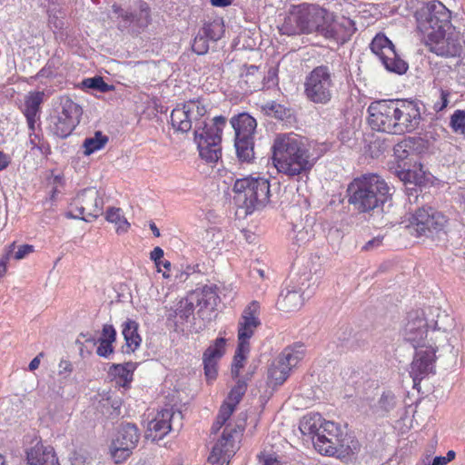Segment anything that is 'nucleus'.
Here are the masks:
<instances>
[{"label": "nucleus", "mask_w": 465, "mask_h": 465, "mask_svg": "<svg viewBox=\"0 0 465 465\" xmlns=\"http://www.w3.org/2000/svg\"><path fill=\"white\" fill-rule=\"evenodd\" d=\"M418 29L429 50L445 57L460 56L465 48V30L450 23V12L440 2L429 3L418 13Z\"/></svg>", "instance_id": "1"}, {"label": "nucleus", "mask_w": 465, "mask_h": 465, "mask_svg": "<svg viewBox=\"0 0 465 465\" xmlns=\"http://www.w3.org/2000/svg\"><path fill=\"white\" fill-rule=\"evenodd\" d=\"M272 149L275 168L280 173L290 178H308L316 163V158L313 157L307 144L296 134L278 135Z\"/></svg>", "instance_id": "2"}, {"label": "nucleus", "mask_w": 465, "mask_h": 465, "mask_svg": "<svg viewBox=\"0 0 465 465\" xmlns=\"http://www.w3.org/2000/svg\"><path fill=\"white\" fill-rule=\"evenodd\" d=\"M390 187L376 173H366L348 185V203L359 213H369L381 206L390 197Z\"/></svg>", "instance_id": "3"}, {"label": "nucleus", "mask_w": 465, "mask_h": 465, "mask_svg": "<svg viewBox=\"0 0 465 465\" xmlns=\"http://www.w3.org/2000/svg\"><path fill=\"white\" fill-rule=\"evenodd\" d=\"M328 19L327 9L316 5L302 4L290 10L280 31L287 35L316 33L322 36L323 23Z\"/></svg>", "instance_id": "4"}, {"label": "nucleus", "mask_w": 465, "mask_h": 465, "mask_svg": "<svg viewBox=\"0 0 465 465\" xmlns=\"http://www.w3.org/2000/svg\"><path fill=\"white\" fill-rule=\"evenodd\" d=\"M235 407L227 402L221 406L216 420L212 426V432L217 433L223 426L224 430L218 442L213 447L208 460L212 463L222 462L228 463L230 459L239 449L237 440L239 439L242 428L227 422L234 411Z\"/></svg>", "instance_id": "5"}, {"label": "nucleus", "mask_w": 465, "mask_h": 465, "mask_svg": "<svg viewBox=\"0 0 465 465\" xmlns=\"http://www.w3.org/2000/svg\"><path fill=\"white\" fill-rule=\"evenodd\" d=\"M435 327L429 330L430 324L424 310L419 309L408 313L406 322L401 331L403 340L414 349L432 344L443 343L447 341L444 331Z\"/></svg>", "instance_id": "6"}, {"label": "nucleus", "mask_w": 465, "mask_h": 465, "mask_svg": "<svg viewBox=\"0 0 465 465\" xmlns=\"http://www.w3.org/2000/svg\"><path fill=\"white\" fill-rule=\"evenodd\" d=\"M304 95L315 104H328L337 92V80L333 70L328 65L313 68L304 80Z\"/></svg>", "instance_id": "7"}, {"label": "nucleus", "mask_w": 465, "mask_h": 465, "mask_svg": "<svg viewBox=\"0 0 465 465\" xmlns=\"http://www.w3.org/2000/svg\"><path fill=\"white\" fill-rule=\"evenodd\" d=\"M235 201L252 213L255 209L266 205L270 199L269 180L260 176H248L237 179L233 185Z\"/></svg>", "instance_id": "8"}, {"label": "nucleus", "mask_w": 465, "mask_h": 465, "mask_svg": "<svg viewBox=\"0 0 465 465\" xmlns=\"http://www.w3.org/2000/svg\"><path fill=\"white\" fill-rule=\"evenodd\" d=\"M225 123L224 117L216 116L209 124L197 126L194 130L199 154L207 163H216L222 155L221 141Z\"/></svg>", "instance_id": "9"}, {"label": "nucleus", "mask_w": 465, "mask_h": 465, "mask_svg": "<svg viewBox=\"0 0 465 465\" xmlns=\"http://www.w3.org/2000/svg\"><path fill=\"white\" fill-rule=\"evenodd\" d=\"M399 99L371 102L368 107L371 129L399 134Z\"/></svg>", "instance_id": "10"}, {"label": "nucleus", "mask_w": 465, "mask_h": 465, "mask_svg": "<svg viewBox=\"0 0 465 465\" xmlns=\"http://www.w3.org/2000/svg\"><path fill=\"white\" fill-rule=\"evenodd\" d=\"M447 224L444 214L431 207L418 209L410 219L408 228L417 237L434 238L441 232Z\"/></svg>", "instance_id": "11"}, {"label": "nucleus", "mask_w": 465, "mask_h": 465, "mask_svg": "<svg viewBox=\"0 0 465 465\" xmlns=\"http://www.w3.org/2000/svg\"><path fill=\"white\" fill-rule=\"evenodd\" d=\"M206 112V104L203 100L200 98L189 100L177 105L172 111L171 124L175 130L186 133L192 129L193 122L195 127L203 126L204 124H207L205 121H202Z\"/></svg>", "instance_id": "12"}, {"label": "nucleus", "mask_w": 465, "mask_h": 465, "mask_svg": "<svg viewBox=\"0 0 465 465\" xmlns=\"http://www.w3.org/2000/svg\"><path fill=\"white\" fill-rule=\"evenodd\" d=\"M302 357V346L285 348L268 370V385L272 387L282 385L289 377L291 370L299 363Z\"/></svg>", "instance_id": "13"}, {"label": "nucleus", "mask_w": 465, "mask_h": 465, "mask_svg": "<svg viewBox=\"0 0 465 465\" xmlns=\"http://www.w3.org/2000/svg\"><path fill=\"white\" fill-rule=\"evenodd\" d=\"M183 415L173 408L158 411L146 427L144 437L152 441L162 440L171 430H179L183 426Z\"/></svg>", "instance_id": "14"}, {"label": "nucleus", "mask_w": 465, "mask_h": 465, "mask_svg": "<svg viewBox=\"0 0 465 465\" xmlns=\"http://www.w3.org/2000/svg\"><path fill=\"white\" fill-rule=\"evenodd\" d=\"M81 114L77 104L69 98L62 99L57 114L52 118L50 130L58 137H67L78 124Z\"/></svg>", "instance_id": "15"}, {"label": "nucleus", "mask_w": 465, "mask_h": 465, "mask_svg": "<svg viewBox=\"0 0 465 465\" xmlns=\"http://www.w3.org/2000/svg\"><path fill=\"white\" fill-rule=\"evenodd\" d=\"M370 48L388 71L399 74L407 71V63L399 56L393 44L384 35L378 34L372 39Z\"/></svg>", "instance_id": "16"}, {"label": "nucleus", "mask_w": 465, "mask_h": 465, "mask_svg": "<svg viewBox=\"0 0 465 465\" xmlns=\"http://www.w3.org/2000/svg\"><path fill=\"white\" fill-rule=\"evenodd\" d=\"M139 439L140 433L134 424H122L111 446L112 456L115 462L119 463L126 460L137 446Z\"/></svg>", "instance_id": "17"}, {"label": "nucleus", "mask_w": 465, "mask_h": 465, "mask_svg": "<svg viewBox=\"0 0 465 465\" xmlns=\"http://www.w3.org/2000/svg\"><path fill=\"white\" fill-rule=\"evenodd\" d=\"M442 343L432 344V341L427 346L415 350V354L411 364L410 374L413 381H420L430 373L434 372L436 362V352Z\"/></svg>", "instance_id": "18"}, {"label": "nucleus", "mask_w": 465, "mask_h": 465, "mask_svg": "<svg viewBox=\"0 0 465 465\" xmlns=\"http://www.w3.org/2000/svg\"><path fill=\"white\" fill-rule=\"evenodd\" d=\"M328 16V22H324L322 28V36L341 44L349 41L356 31L355 23L348 17L336 16L330 11Z\"/></svg>", "instance_id": "19"}, {"label": "nucleus", "mask_w": 465, "mask_h": 465, "mask_svg": "<svg viewBox=\"0 0 465 465\" xmlns=\"http://www.w3.org/2000/svg\"><path fill=\"white\" fill-rule=\"evenodd\" d=\"M102 205L103 201L99 198L98 192L89 188L77 196L70 213L74 218L88 222L89 218H96L99 215Z\"/></svg>", "instance_id": "20"}, {"label": "nucleus", "mask_w": 465, "mask_h": 465, "mask_svg": "<svg viewBox=\"0 0 465 465\" xmlns=\"http://www.w3.org/2000/svg\"><path fill=\"white\" fill-rule=\"evenodd\" d=\"M260 304L251 302L243 311L238 326V344L243 349L249 346V339L253 335L256 328L261 324L258 318Z\"/></svg>", "instance_id": "21"}, {"label": "nucleus", "mask_w": 465, "mask_h": 465, "mask_svg": "<svg viewBox=\"0 0 465 465\" xmlns=\"http://www.w3.org/2000/svg\"><path fill=\"white\" fill-rule=\"evenodd\" d=\"M399 134L411 133L418 128L421 116L418 104L399 99Z\"/></svg>", "instance_id": "22"}, {"label": "nucleus", "mask_w": 465, "mask_h": 465, "mask_svg": "<svg viewBox=\"0 0 465 465\" xmlns=\"http://www.w3.org/2000/svg\"><path fill=\"white\" fill-rule=\"evenodd\" d=\"M113 12L122 18L124 25H134L137 28H143L148 25L150 22V10L146 4H141L137 12H132L123 9L121 6L114 5Z\"/></svg>", "instance_id": "23"}, {"label": "nucleus", "mask_w": 465, "mask_h": 465, "mask_svg": "<svg viewBox=\"0 0 465 465\" xmlns=\"http://www.w3.org/2000/svg\"><path fill=\"white\" fill-rule=\"evenodd\" d=\"M360 444L357 440L351 436H342L338 439V444L328 445V449L323 450V454L327 456H335L338 459L347 461L358 452Z\"/></svg>", "instance_id": "24"}, {"label": "nucleus", "mask_w": 465, "mask_h": 465, "mask_svg": "<svg viewBox=\"0 0 465 465\" xmlns=\"http://www.w3.org/2000/svg\"><path fill=\"white\" fill-rule=\"evenodd\" d=\"M303 303V294L300 290L286 288L281 292L276 306L280 311L292 312L301 309Z\"/></svg>", "instance_id": "25"}, {"label": "nucleus", "mask_w": 465, "mask_h": 465, "mask_svg": "<svg viewBox=\"0 0 465 465\" xmlns=\"http://www.w3.org/2000/svg\"><path fill=\"white\" fill-rule=\"evenodd\" d=\"M341 435V432L337 424L327 420L321 432L318 433V438L314 440V448L321 454H323V450L328 449V445L338 444V439Z\"/></svg>", "instance_id": "26"}, {"label": "nucleus", "mask_w": 465, "mask_h": 465, "mask_svg": "<svg viewBox=\"0 0 465 465\" xmlns=\"http://www.w3.org/2000/svg\"><path fill=\"white\" fill-rule=\"evenodd\" d=\"M28 465H59L52 447L36 444L27 452Z\"/></svg>", "instance_id": "27"}, {"label": "nucleus", "mask_w": 465, "mask_h": 465, "mask_svg": "<svg viewBox=\"0 0 465 465\" xmlns=\"http://www.w3.org/2000/svg\"><path fill=\"white\" fill-rule=\"evenodd\" d=\"M235 138H252L257 126L256 120L248 114H240L231 120Z\"/></svg>", "instance_id": "28"}, {"label": "nucleus", "mask_w": 465, "mask_h": 465, "mask_svg": "<svg viewBox=\"0 0 465 465\" xmlns=\"http://www.w3.org/2000/svg\"><path fill=\"white\" fill-rule=\"evenodd\" d=\"M208 294L212 295L211 289H203L201 293H193L190 298L182 300L177 304L175 314L183 321H188L191 316L193 315L194 305L193 301L196 300L200 304Z\"/></svg>", "instance_id": "29"}, {"label": "nucleus", "mask_w": 465, "mask_h": 465, "mask_svg": "<svg viewBox=\"0 0 465 465\" xmlns=\"http://www.w3.org/2000/svg\"><path fill=\"white\" fill-rule=\"evenodd\" d=\"M326 421L319 413L306 415L300 422V430L303 435L311 436L314 442Z\"/></svg>", "instance_id": "30"}, {"label": "nucleus", "mask_w": 465, "mask_h": 465, "mask_svg": "<svg viewBox=\"0 0 465 465\" xmlns=\"http://www.w3.org/2000/svg\"><path fill=\"white\" fill-rule=\"evenodd\" d=\"M43 97L44 93L36 92L31 94L25 101V115L30 131L35 130V123L38 119L37 115Z\"/></svg>", "instance_id": "31"}, {"label": "nucleus", "mask_w": 465, "mask_h": 465, "mask_svg": "<svg viewBox=\"0 0 465 465\" xmlns=\"http://www.w3.org/2000/svg\"><path fill=\"white\" fill-rule=\"evenodd\" d=\"M123 335L125 340L126 352H134L141 344L142 338L138 334V323L133 320H127L123 323Z\"/></svg>", "instance_id": "32"}, {"label": "nucleus", "mask_w": 465, "mask_h": 465, "mask_svg": "<svg viewBox=\"0 0 465 465\" xmlns=\"http://www.w3.org/2000/svg\"><path fill=\"white\" fill-rule=\"evenodd\" d=\"M262 74L259 71V67L250 65L245 67L244 71L241 74V84H244L246 92H253L262 88Z\"/></svg>", "instance_id": "33"}, {"label": "nucleus", "mask_w": 465, "mask_h": 465, "mask_svg": "<svg viewBox=\"0 0 465 465\" xmlns=\"http://www.w3.org/2000/svg\"><path fill=\"white\" fill-rule=\"evenodd\" d=\"M234 146L238 159L242 163H251L254 158V141L252 138H235Z\"/></svg>", "instance_id": "34"}, {"label": "nucleus", "mask_w": 465, "mask_h": 465, "mask_svg": "<svg viewBox=\"0 0 465 465\" xmlns=\"http://www.w3.org/2000/svg\"><path fill=\"white\" fill-rule=\"evenodd\" d=\"M134 370V363L126 362L124 364H114L111 372L117 379V383L124 387L132 381Z\"/></svg>", "instance_id": "35"}, {"label": "nucleus", "mask_w": 465, "mask_h": 465, "mask_svg": "<svg viewBox=\"0 0 465 465\" xmlns=\"http://www.w3.org/2000/svg\"><path fill=\"white\" fill-rule=\"evenodd\" d=\"M258 465H288L290 456L273 450H263L258 456Z\"/></svg>", "instance_id": "36"}, {"label": "nucleus", "mask_w": 465, "mask_h": 465, "mask_svg": "<svg viewBox=\"0 0 465 465\" xmlns=\"http://www.w3.org/2000/svg\"><path fill=\"white\" fill-rule=\"evenodd\" d=\"M107 142L108 138L106 135H104L100 131L95 132L94 136L87 137L84 141L83 147L84 149V155H90L93 153L104 148Z\"/></svg>", "instance_id": "37"}, {"label": "nucleus", "mask_w": 465, "mask_h": 465, "mask_svg": "<svg viewBox=\"0 0 465 465\" xmlns=\"http://www.w3.org/2000/svg\"><path fill=\"white\" fill-rule=\"evenodd\" d=\"M106 220L115 224L118 233L126 232L130 227L120 208H109L106 212Z\"/></svg>", "instance_id": "38"}, {"label": "nucleus", "mask_w": 465, "mask_h": 465, "mask_svg": "<svg viewBox=\"0 0 465 465\" xmlns=\"http://www.w3.org/2000/svg\"><path fill=\"white\" fill-rule=\"evenodd\" d=\"M211 41H217L223 33V25L221 20H213L204 24L203 27L199 31Z\"/></svg>", "instance_id": "39"}, {"label": "nucleus", "mask_w": 465, "mask_h": 465, "mask_svg": "<svg viewBox=\"0 0 465 465\" xmlns=\"http://www.w3.org/2000/svg\"><path fill=\"white\" fill-rule=\"evenodd\" d=\"M395 403V396L392 393H383L374 408V412L377 415L383 417L393 410Z\"/></svg>", "instance_id": "40"}, {"label": "nucleus", "mask_w": 465, "mask_h": 465, "mask_svg": "<svg viewBox=\"0 0 465 465\" xmlns=\"http://www.w3.org/2000/svg\"><path fill=\"white\" fill-rule=\"evenodd\" d=\"M225 351V340L218 338L214 343L210 345L203 353V359H209L218 361Z\"/></svg>", "instance_id": "41"}, {"label": "nucleus", "mask_w": 465, "mask_h": 465, "mask_svg": "<svg viewBox=\"0 0 465 465\" xmlns=\"http://www.w3.org/2000/svg\"><path fill=\"white\" fill-rule=\"evenodd\" d=\"M222 238V233L219 230L211 228L205 231L203 237V244L206 249L214 250L219 246Z\"/></svg>", "instance_id": "42"}, {"label": "nucleus", "mask_w": 465, "mask_h": 465, "mask_svg": "<svg viewBox=\"0 0 465 465\" xmlns=\"http://www.w3.org/2000/svg\"><path fill=\"white\" fill-rule=\"evenodd\" d=\"M250 351L249 346H245V348H242L241 344H238L236 353L233 358V362L232 365V375L233 377H238L240 374V370L243 367L244 360L246 359V355Z\"/></svg>", "instance_id": "43"}, {"label": "nucleus", "mask_w": 465, "mask_h": 465, "mask_svg": "<svg viewBox=\"0 0 465 465\" xmlns=\"http://www.w3.org/2000/svg\"><path fill=\"white\" fill-rule=\"evenodd\" d=\"M262 110L268 115L282 120L287 115L286 109L283 105L273 101L266 102L262 104Z\"/></svg>", "instance_id": "44"}, {"label": "nucleus", "mask_w": 465, "mask_h": 465, "mask_svg": "<svg viewBox=\"0 0 465 465\" xmlns=\"http://www.w3.org/2000/svg\"><path fill=\"white\" fill-rule=\"evenodd\" d=\"M83 85L86 88L94 89L102 93L114 90V85L106 84L101 76L86 78L83 81Z\"/></svg>", "instance_id": "45"}, {"label": "nucleus", "mask_w": 465, "mask_h": 465, "mask_svg": "<svg viewBox=\"0 0 465 465\" xmlns=\"http://www.w3.org/2000/svg\"><path fill=\"white\" fill-rule=\"evenodd\" d=\"M246 387V383L239 380L236 385L231 390L225 402L236 407V405L241 401L242 397L245 393Z\"/></svg>", "instance_id": "46"}, {"label": "nucleus", "mask_w": 465, "mask_h": 465, "mask_svg": "<svg viewBox=\"0 0 465 465\" xmlns=\"http://www.w3.org/2000/svg\"><path fill=\"white\" fill-rule=\"evenodd\" d=\"M450 126L458 134H465V111L456 110L450 117Z\"/></svg>", "instance_id": "47"}, {"label": "nucleus", "mask_w": 465, "mask_h": 465, "mask_svg": "<svg viewBox=\"0 0 465 465\" xmlns=\"http://www.w3.org/2000/svg\"><path fill=\"white\" fill-rule=\"evenodd\" d=\"M209 39L204 36L201 32H198L194 37L192 49L197 54H204L209 50Z\"/></svg>", "instance_id": "48"}, {"label": "nucleus", "mask_w": 465, "mask_h": 465, "mask_svg": "<svg viewBox=\"0 0 465 465\" xmlns=\"http://www.w3.org/2000/svg\"><path fill=\"white\" fill-rule=\"evenodd\" d=\"M411 149V142L408 140H403V141L398 143L397 144H395V146L393 148V153H394L395 157L398 160L402 161V160H405L409 156Z\"/></svg>", "instance_id": "49"}, {"label": "nucleus", "mask_w": 465, "mask_h": 465, "mask_svg": "<svg viewBox=\"0 0 465 465\" xmlns=\"http://www.w3.org/2000/svg\"><path fill=\"white\" fill-rule=\"evenodd\" d=\"M298 226L294 227V231L296 232L294 240L298 245H302L308 242L313 236V233L309 228H302L297 230Z\"/></svg>", "instance_id": "50"}, {"label": "nucleus", "mask_w": 465, "mask_h": 465, "mask_svg": "<svg viewBox=\"0 0 465 465\" xmlns=\"http://www.w3.org/2000/svg\"><path fill=\"white\" fill-rule=\"evenodd\" d=\"M262 88L274 86L278 83V70L275 67H270L267 74L262 78Z\"/></svg>", "instance_id": "51"}, {"label": "nucleus", "mask_w": 465, "mask_h": 465, "mask_svg": "<svg viewBox=\"0 0 465 465\" xmlns=\"http://www.w3.org/2000/svg\"><path fill=\"white\" fill-rule=\"evenodd\" d=\"M204 374L208 380H214L217 376V362L209 359H203Z\"/></svg>", "instance_id": "52"}, {"label": "nucleus", "mask_w": 465, "mask_h": 465, "mask_svg": "<svg viewBox=\"0 0 465 465\" xmlns=\"http://www.w3.org/2000/svg\"><path fill=\"white\" fill-rule=\"evenodd\" d=\"M35 251L33 245L30 244H23L18 246L17 250H14L12 253V258L15 260H22L25 258L28 254L32 253Z\"/></svg>", "instance_id": "53"}, {"label": "nucleus", "mask_w": 465, "mask_h": 465, "mask_svg": "<svg viewBox=\"0 0 465 465\" xmlns=\"http://www.w3.org/2000/svg\"><path fill=\"white\" fill-rule=\"evenodd\" d=\"M99 345L96 350V353L100 357L108 358L113 352V342L112 341H99Z\"/></svg>", "instance_id": "54"}, {"label": "nucleus", "mask_w": 465, "mask_h": 465, "mask_svg": "<svg viewBox=\"0 0 465 465\" xmlns=\"http://www.w3.org/2000/svg\"><path fill=\"white\" fill-rule=\"evenodd\" d=\"M16 248L15 243H11L5 250V255L0 260V277L4 276L6 272L7 262L12 258V253Z\"/></svg>", "instance_id": "55"}, {"label": "nucleus", "mask_w": 465, "mask_h": 465, "mask_svg": "<svg viewBox=\"0 0 465 465\" xmlns=\"http://www.w3.org/2000/svg\"><path fill=\"white\" fill-rule=\"evenodd\" d=\"M98 340L114 342L116 340V331L114 326L104 324L102 330V335Z\"/></svg>", "instance_id": "56"}, {"label": "nucleus", "mask_w": 465, "mask_h": 465, "mask_svg": "<svg viewBox=\"0 0 465 465\" xmlns=\"http://www.w3.org/2000/svg\"><path fill=\"white\" fill-rule=\"evenodd\" d=\"M450 92L440 89L439 100L434 103L433 108L436 112L444 110L449 104Z\"/></svg>", "instance_id": "57"}, {"label": "nucleus", "mask_w": 465, "mask_h": 465, "mask_svg": "<svg viewBox=\"0 0 465 465\" xmlns=\"http://www.w3.org/2000/svg\"><path fill=\"white\" fill-rule=\"evenodd\" d=\"M163 250L158 246L153 248V250L150 253V258L154 262L158 272H161L160 262L163 261Z\"/></svg>", "instance_id": "58"}, {"label": "nucleus", "mask_w": 465, "mask_h": 465, "mask_svg": "<svg viewBox=\"0 0 465 465\" xmlns=\"http://www.w3.org/2000/svg\"><path fill=\"white\" fill-rule=\"evenodd\" d=\"M73 371V364L67 360H61L58 364V374L64 375V378L69 376Z\"/></svg>", "instance_id": "59"}, {"label": "nucleus", "mask_w": 465, "mask_h": 465, "mask_svg": "<svg viewBox=\"0 0 465 465\" xmlns=\"http://www.w3.org/2000/svg\"><path fill=\"white\" fill-rule=\"evenodd\" d=\"M456 453L454 450H449L446 456H437L434 458L433 462L437 465H447L450 461L455 459Z\"/></svg>", "instance_id": "60"}, {"label": "nucleus", "mask_w": 465, "mask_h": 465, "mask_svg": "<svg viewBox=\"0 0 465 465\" xmlns=\"http://www.w3.org/2000/svg\"><path fill=\"white\" fill-rule=\"evenodd\" d=\"M29 144L32 146V149L37 148L42 151V145L40 144V137L34 131H31L29 134Z\"/></svg>", "instance_id": "61"}, {"label": "nucleus", "mask_w": 465, "mask_h": 465, "mask_svg": "<svg viewBox=\"0 0 465 465\" xmlns=\"http://www.w3.org/2000/svg\"><path fill=\"white\" fill-rule=\"evenodd\" d=\"M162 267H163V270H165L164 272H163V277L165 279L171 278L173 276L172 263L167 260H163V262H160V270L161 271H162Z\"/></svg>", "instance_id": "62"}, {"label": "nucleus", "mask_w": 465, "mask_h": 465, "mask_svg": "<svg viewBox=\"0 0 465 465\" xmlns=\"http://www.w3.org/2000/svg\"><path fill=\"white\" fill-rule=\"evenodd\" d=\"M44 357V352H40L37 356H35L29 363V370L31 371H35L38 369L41 361V358Z\"/></svg>", "instance_id": "63"}, {"label": "nucleus", "mask_w": 465, "mask_h": 465, "mask_svg": "<svg viewBox=\"0 0 465 465\" xmlns=\"http://www.w3.org/2000/svg\"><path fill=\"white\" fill-rule=\"evenodd\" d=\"M381 243V240L379 238H374L372 240H370L368 242L365 243L363 246V249L366 251L371 250L374 247L380 246Z\"/></svg>", "instance_id": "64"}]
</instances>
